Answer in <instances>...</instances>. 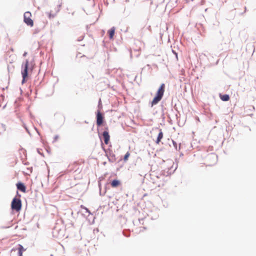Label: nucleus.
<instances>
[{
	"label": "nucleus",
	"instance_id": "nucleus-1",
	"mask_svg": "<svg viewBox=\"0 0 256 256\" xmlns=\"http://www.w3.org/2000/svg\"><path fill=\"white\" fill-rule=\"evenodd\" d=\"M22 66L23 70L22 71V84H24L28 76V71L32 72L34 67V64L30 62L28 60H26L25 62L22 64Z\"/></svg>",
	"mask_w": 256,
	"mask_h": 256
},
{
	"label": "nucleus",
	"instance_id": "nucleus-2",
	"mask_svg": "<svg viewBox=\"0 0 256 256\" xmlns=\"http://www.w3.org/2000/svg\"><path fill=\"white\" fill-rule=\"evenodd\" d=\"M164 88L165 84H162L158 88L156 93V96L151 102L152 106L156 104L162 100L164 94Z\"/></svg>",
	"mask_w": 256,
	"mask_h": 256
},
{
	"label": "nucleus",
	"instance_id": "nucleus-3",
	"mask_svg": "<svg viewBox=\"0 0 256 256\" xmlns=\"http://www.w3.org/2000/svg\"><path fill=\"white\" fill-rule=\"evenodd\" d=\"M11 208L13 210L19 212L22 208V202L20 200L16 198H13L11 204Z\"/></svg>",
	"mask_w": 256,
	"mask_h": 256
},
{
	"label": "nucleus",
	"instance_id": "nucleus-4",
	"mask_svg": "<svg viewBox=\"0 0 256 256\" xmlns=\"http://www.w3.org/2000/svg\"><path fill=\"white\" fill-rule=\"evenodd\" d=\"M24 21L28 26L31 27L34 26V22L32 19V14L30 12H26L24 14Z\"/></svg>",
	"mask_w": 256,
	"mask_h": 256
},
{
	"label": "nucleus",
	"instance_id": "nucleus-5",
	"mask_svg": "<svg viewBox=\"0 0 256 256\" xmlns=\"http://www.w3.org/2000/svg\"><path fill=\"white\" fill-rule=\"evenodd\" d=\"M104 121V116L100 111L98 110L96 114V124L98 126H100Z\"/></svg>",
	"mask_w": 256,
	"mask_h": 256
},
{
	"label": "nucleus",
	"instance_id": "nucleus-6",
	"mask_svg": "<svg viewBox=\"0 0 256 256\" xmlns=\"http://www.w3.org/2000/svg\"><path fill=\"white\" fill-rule=\"evenodd\" d=\"M106 130L103 132L102 136L105 144H108L110 142V136L108 132V127L105 128Z\"/></svg>",
	"mask_w": 256,
	"mask_h": 256
},
{
	"label": "nucleus",
	"instance_id": "nucleus-7",
	"mask_svg": "<svg viewBox=\"0 0 256 256\" xmlns=\"http://www.w3.org/2000/svg\"><path fill=\"white\" fill-rule=\"evenodd\" d=\"M16 187L18 190H20L22 192H26V187L23 183L20 182L17 183Z\"/></svg>",
	"mask_w": 256,
	"mask_h": 256
},
{
	"label": "nucleus",
	"instance_id": "nucleus-8",
	"mask_svg": "<svg viewBox=\"0 0 256 256\" xmlns=\"http://www.w3.org/2000/svg\"><path fill=\"white\" fill-rule=\"evenodd\" d=\"M162 138H163V132H162V130H160V132L158 134L156 140V144H159Z\"/></svg>",
	"mask_w": 256,
	"mask_h": 256
},
{
	"label": "nucleus",
	"instance_id": "nucleus-9",
	"mask_svg": "<svg viewBox=\"0 0 256 256\" xmlns=\"http://www.w3.org/2000/svg\"><path fill=\"white\" fill-rule=\"evenodd\" d=\"M120 184V180H112L111 182V186L112 188H116L119 186Z\"/></svg>",
	"mask_w": 256,
	"mask_h": 256
},
{
	"label": "nucleus",
	"instance_id": "nucleus-10",
	"mask_svg": "<svg viewBox=\"0 0 256 256\" xmlns=\"http://www.w3.org/2000/svg\"><path fill=\"white\" fill-rule=\"evenodd\" d=\"M115 32V28L114 27L112 28L110 30L108 31V33L109 34V37L110 39H112L114 36V34Z\"/></svg>",
	"mask_w": 256,
	"mask_h": 256
},
{
	"label": "nucleus",
	"instance_id": "nucleus-11",
	"mask_svg": "<svg viewBox=\"0 0 256 256\" xmlns=\"http://www.w3.org/2000/svg\"><path fill=\"white\" fill-rule=\"evenodd\" d=\"M220 99L223 101H228L230 100V96L228 94L220 95Z\"/></svg>",
	"mask_w": 256,
	"mask_h": 256
},
{
	"label": "nucleus",
	"instance_id": "nucleus-12",
	"mask_svg": "<svg viewBox=\"0 0 256 256\" xmlns=\"http://www.w3.org/2000/svg\"><path fill=\"white\" fill-rule=\"evenodd\" d=\"M25 250V249L23 248V246L20 244L18 246V254L22 255V252Z\"/></svg>",
	"mask_w": 256,
	"mask_h": 256
},
{
	"label": "nucleus",
	"instance_id": "nucleus-13",
	"mask_svg": "<svg viewBox=\"0 0 256 256\" xmlns=\"http://www.w3.org/2000/svg\"><path fill=\"white\" fill-rule=\"evenodd\" d=\"M130 156V154L129 152H127L124 156V162H126L128 160V158Z\"/></svg>",
	"mask_w": 256,
	"mask_h": 256
},
{
	"label": "nucleus",
	"instance_id": "nucleus-14",
	"mask_svg": "<svg viewBox=\"0 0 256 256\" xmlns=\"http://www.w3.org/2000/svg\"><path fill=\"white\" fill-rule=\"evenodd\" d=\"M172 144H174V147L176 149H177V144H176V142H174V140H172Z\"/></svg>",
	"mask_w": 256,
	"mask_h": 256
},
{
	"label": "nucleus",
	"instance_id": "nucleus-15",
	"mask_svg": "<svg viewBox=\"0 0 256 256\" xmlns=\"http://www.w3.org/2000/svg\"><path fill=\"white\" fill-rule=\"evenodd\" d=\"M48 16L50 18H53L54 16V14H52L50 13Z\"/></svg>",
	"mask_w": 256,
	"mask_h": 256
},
{
	"label": "nucleus",
	"instance_id": "nucleus-16",
	"mask_svg": "<svg viewBox=\"0 0 256 256\" xmlns=\"http://www.w3.org/2000/svg\"><path fill=\"white\" fill-rule=\"evenodd\" d=\"M27 52H24V54H23V56H26L27 55Z\"/></svg>",
	"mask_w": 256,
	"mask_h": 256
},
{
	"label": "nucleus",
	"instance_id": "nucleus-17",
	"mask_svg": "<svg viewBox=\"0 0 256 256\" xmlns=\"http://www.w3.org/2000/svg\"><path fill=\"white\" fill-rule=\"evenodd\" d=\"M19 256H22V255H19Z\"/></svg>",
	"mask_w": 256,
	"mask_h": 256
}]
</instances>
